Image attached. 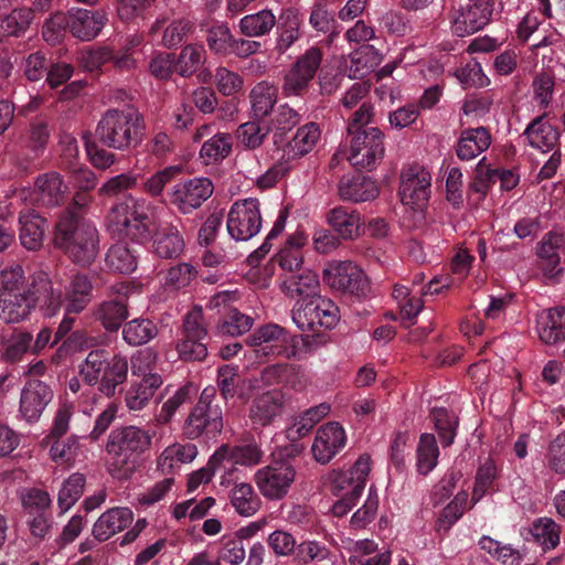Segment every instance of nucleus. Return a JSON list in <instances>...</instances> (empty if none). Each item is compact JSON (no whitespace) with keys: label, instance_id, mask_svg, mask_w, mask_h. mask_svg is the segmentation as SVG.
<instances>
[{"label":"nucleus","instance_id":"de8ad7c7","mask_svg":"<svg viewBox=\"0 0 565 565\" xmlns=\"http://www.w3.org/2000/svg\"><path fill=\"white\" fill-rule=\"evenodd\" d=\"M245 380L239 374L238 365L224 364L217 369L216 384L224 401L241 396Z\"/></svg>","mask_w":565,"mask_h":565},{"label":"nucleus","instance_id":"338daca9","mask_svg":"<svg viewBox=\"0 0 565 565\" xmlns=\"http://www.w3.org/2000/svg\"><path fill=\"white\" fill-rule=\"evenodd\" d=\"M198 275L195 267L189 263H179L167 271L166 285L174 289L188 287Z\"/></svg>","mask_w":565,"mask_h":565},{"label":"nucleus","instance_id":"bf43d9fd","mask_svg":"<svg viewBox=\"0 0 565 565\" xmlns=\"http://www.w3.org/2000/svg\"><path fill=\"white\" fill-rule=\"evenodd\" d=\"M439 449L433 434H423L417 446V471L426 476L437 465Z\"/></svg>","mask_w":565,"mask_h":565},{"label":"nucleus","instance_id":"0e129e2a","mask_svg":"<svg viewBox=\"0 0 565 565\" xmlns=\"http://www.w3.org/2000/svg\"><path fill=\"white\" fill-rule=\"evenodd\" d=\"M182 170L181 166H169L156 172L143 183L145 191L151 196L160 195L164 186L175 180Z\"/></svg>","mask_w":565,"mask_h":565},{"label":"nucleus","instance_id":"0eeeda50","mask_svg":"<svg viewBox=\"0 0 565 565\" xmlns=\"http://www.w3.org/2000/svg\"><path fill=\"white\" fill-rule=\"evenodd\" d=\"M224 427L223 409L216 401V388L205 387L182 425V435L189 440H216Z\"/></svg>","mask_w":565,"mask_h":565},{"label":"nucleus","instance_id":"6ab92c4d","mask_svg":"<svg viewBox=\"0 0 565 565\" xmlns=\"http://www.w3.org/2000/svg\"><path fill=\"white\" fill-rule=\"evenodd\" d=\"M430 173L417 166L403 172L398 190L403 204L423 211L430 198Z\"/></svg>","mask_w":565,"mask_h":565},{"label":"nucleus","instance_id":"79ce46f5","mask_svg":"<svg viewBox=\"0 0 565 565\" xmlns=\"http://www.w3.org/2000/svg\"><path fill=\"white\" fill-rule=\"evenodd\" d=\"M330 412V406L326 403H321L317 406L310 407L305 411L301 415L295 418L292 425L287 427L286 437L290 441H296L306 436L316 424L324 418Z\"/></svg>","mask_w":565,"mask_h":565},{"label":"nucleus","instance_id":"c756f323","mask_svg":"<svg viewBox=\"0 0 565 565\" xmlns=\"http://www.w3.org/2000/svg\"><path fill=\"white\" fill-rule=\"evenodd\" d=\"M338 192L342 200L352 202L371 201L379 195L376 183L361 173L343 175L339 181Z\"/></svg>","mask_w":565,"mask_h":565},{"label":"nucleus","instance_id":"49530a36","mask_svg":"<svg viewBox=\"0 0 565 565\" xmlns=\"http://www.w3.org/2000/svg\"><path fill=\"white\" fill-rule=\"evenodd\" d=\"M277 88L267 82H260L253 87L249 99L255 119L264 120L270 114L277 102Z\"/></svg>","mask_w":565,"mask_h":565},{"label":"nucleus","instance_id":"f704fd0d","mask_svg":"<svg viewBox=\"0 0 565 565\" xmlns=\"http://www.w3.org/2000/svg\"><path fill=\"white\" fill-rule=\"evenodd\" d=\"M521 535L527 542L537 543L543 551H551L559 544L561 526L553 519L542 516L521 530Z\"/></svg>","mask_w":565,"mask_h":565},{"label":"nucleus","instance_id":"aec40b11","mask_svg":"<svg viewBox=\"0 0 565 565\" xmlns=\"http://www.w3.org/2000/svg\"><path fill=\"white\" fill-rule=\"evenodd\" d=\"M347 445V434L338 422H328L316 433L311 452L321 465L330 462Z\"/></svg>","mask_w":565,"mask_h":565},{"label":"nucleus","instance_id":"5701e85b","mask_svg":"<svg viewBox=\"0 0 565 565\" xmlns=\"http://www.w3.org/2000/svg\"><path fill=\"white\" fill-rule=\"evenodd\" d=\"M370 462V456L362 455L349 470H333L330 472L329 480L333 494L340 495L344 491H358V494H362L371 470Z\"/></svg>","mask_w":565,"mask_h":565},{"label":"nucleus","instance_id":"6e6552de","mask_svg":"<svg viewBox=\"0 0 565 565\" xmlns=\"http://www.w3.org/2000/svg\"><path fill=\"white\" fill-rule=\"evenodd\" d=\"M307 342V339L302 335L291 334L276 323L259 327L246 339V343L255 348L257 358H265L266 360L277 356L288 360L294 359Z\"/></svg>","mask_w":565,"mask_h":565},{"label":"nucleus","instance_id":"680f3d73","mask_svg":"<svg viewBox=\"0 0 565 565\" xmlns=\"http://www.w3.org/2000/svg\"><path fill=\"white\" fill-rule=\"evenodd\" d=\"M86 479L82 473L71 475L58 492L57 503L62 512L70 510L82 497Z\"/></svg>","mask_w":565,"mask_h":565},{"label":"nucleus","instance_id":"b1692460","mask_svg":"<svg viewBox=\"0 0 565 565\" xmlns=\"http://www.w3.org/2000/svg\"><path fill=\"white\" fill-rule=\"evenodd\" d=\"M285 404V394L281 390L274 388L258 394L252 401L248 417L253 425L266 427L281 416Z\"/></svg>","mask_w":565,"mask_h":565},{"label":"nucleus","instance_id":"dca6fc26","mask_svg":"<svg viewBox=\"0 0 565 565\" xmlns=\"http://www.w3.org/2000/svg\"><path fill=\"white\" fill-rule=\"evenodd\" d=\"M206 337L201 309L188 312L183 320V337L177 344L180 359L186 362L203 361L207 355V347L203 342Z\"/></svg>","mask_w":565,"mask_h":565},{"label":"nucleus","instance_id":"412c9836","mask_svg":"<svg viewBox=\"0 0 565 565\" xmlns=\"http://www.w3.org/2000/svg\"><path fill=\"white\" fill-rule=\"evenodd\" d=\"M53 397L54 392L49 384L40 380H29L20 395L21 416L29 423L38 422Z\"/></svg>","mask_w":565,"mask_h":565},{"label":"nucleus","instance_id":"20e7f679","mask_svg":"<svg viewBox=\"0 0 565 565\" xmlns=\"http://www.w3.org/2000/svg\"><path fill=\"white\" fill-rule=\"evenodd\" d=\"M53 244L81 267H87L99 252V233L87 218H73L67 212L57 215L53 231Z\"/></svg>","mask_w":565,"mask_h":565},{"label":"nucleus","instance_id":"f8f14e48","mask_svg":"<svg viewBox=\"0 0 565 565\" xmlns=\"http://www.w3.org/2000/svg\"><path fill=\"white\" fill-rule=\"evenodd\" d=\"M259 201L254 198L234 202L227 213L226 227L235 241H248L262 228Z\"/></svg>","mask_w":565,"mask_h":565},{"label":"nucleus","instance_id":"a878e982","mask_svg":"<svg viewBox=\"0 0 565 565\" xmlns=\"http://www.w3.org/2000/svg\"><path fill=\"white\" fill-rule=\"evenodd\" d=\"M68 30L81 41H92L103 30L107 17L102 10L76 9L68 11Z\"/></svg>","mask_w":565,"mask_h":565},{"label":"nucleus","instance_id":"bb28decb","mask_svg":"<svg viewBox=\"0 0 565 565\" xmlns=\"http://www.w3.org/2000/svg\"><path fill=\"white\" fill-rule=\"evenodd\" d=\"M536 331L546 345L565 341V307L543 310L536 316Z\"/></svg>","mask_w":565,"mask_h":565},{"label":"nucleus","instance_id":"c03bdc74","mask_svg":"<svg viewBox=\"0 0 565 565\" xmlns=\"http://www.w3.org/2000/svg\"><path fill=\"white\" fill-rule=\"evenodd\" d=\"M206 61V52L201 44H186L175 55L177 73L182 77H191L199 72Z\"/></svg>","mask_w":565,"mask_h":565},{"label":"nucleus","instance_id":"3c124183","mask_svg":"<svg viewBox=\"0 0 565 565\" xmlns=\"http://www.w3.org/2000/svg\"><path fill=\"white\" fill-rule=\"evenodd\" d=\"M430 418L443 447L452 445L459 424L457 416L444 407H435L430 412Z\"/></svg>","mask_w":565,"mask_h":565},{"label":"nucleus","instance_id":"e2e57ef3","mask_svg":"<svg viewBox=\"0 0 565 565\" xmlns=\"http://www.w3.org/2000/svg\"><path fill=\"white\" fill-rule=\"evenodd\" d=\"M254 320L252 317L238 311L235 308L230 309L223 319L218 322V332L223 335L238 337L250 330Z\"/></svg>","mask_w":565,"mask_h":565},{"label":"nucleus","instance_id":"774afa93","mask_svg":"<svg viewBox=\"0 0 565 565\" xmlns=\"http://www.w3.org/2000/svg\"><path fill=\"white\" fill-rule=\"evenodd\" d=\"M546 461L547 467L555 473L565 475V431L551 441Z\"/></svg>","mask_w":565,"mask_h":565},{"label":"nucleus","instance_id":"9b49d317","mask_svg":"<svg viewBox=\"0 0 565 565\" xmlns=\"http://www.w3.org/2000/svg\"><path fill=\"white\" fill-rule=\"evenodd\" d=\"M322 61L319 47H310L291 65L284 77L281 93L285 97L303 96L315 78Z\"/></svg>","mask_w":565,"mask_h":565},{"label":"nucleus","instance_id":"5fc2aeb1","mask_svg":"<svg viewBox=\"0 0 565 565\" xmlns=\"http://www.w3.org/2000/svg\"><path fill=\"white\" fill-rule=\"evenodd\" d=\"M270 127L262 119L241 124L236 130L238 142L246 149L259 148L268 136Z\"/></svg>","mask_w":565,"mask_h":565},{"label":"nucleus","instance_id":"a19ab883","mask_svg":"<svg viewBox=\"0 0 565 565\" xmlns=\"http://www.w3.org/2000/svg\"><path fill=\"white\" fill-rule=\"evenodd\" d=\"M159 333V328L149 318H135L122 327V339L131 347H139L149 343Z\"/></svg>","mask_w":565,"mask_h":565},{"label":"nucleus","instance_id":"c85d7f7f","mask_svg":"<svg viewBox=\"0 0 565 565\" xmlns=\"http://www.w3.org/2000/svg\"><path fill=\"white\" fill-rule=\"evenodd\" d=\"M132 521L134 513L129 508H111L97 519L92 534L98 542H105L116 533L128 527Z\"/></svg>","mask_w":565,"mask_h":565},{"label":"nucleus","instance_id":"4d7b16f0","mask_svg":"<svg viewBox=\"0 0 565 565\" xmlns=\"http://www.w3.org/2000/svg\"><path fill=\"white\" fill-rule=\"evenodd\" d=\"M206 43L213 53L226 55L232 53L233 45H235V38L227 23L215 22L206 30Z\"/></svg>","mask_w":565,"mask_h":565},{"label":"nucleus","instance_id":"ddd939ff","mask_svg":"<svg viewBox=\"0 0 565 565\" xmlns=\"http://www.w3.org/2000/svg\"><path fill=\"white\" fill-rule=\"evenodd\" d=\"M214 185L209 178H186L179 180L169 191L170 203L182 214L192 213L211 198Z\"/></svg>","mask_w":565,"mask_h":565},{"label":"nucleus","instance_id":"a211bd4d","mask_svg":"<svg viewBox=\"0 0 565 565\" xmlns=\"http://www.w3.org/2000/svg\"><path fill=\"white\" fill-rule=\"evenodd\" d=\"M129 286L126 284L116 285L111 288L113 298L98 303L94 310L95 320L106 331L116 332L129 317L128 294Z\"/></svg>","mask_w":565,"mask_h":565},{"label":"nucleus","instance_id":"cd10ccee","mask_svg":"<svg viewBox=\"0 0 565 565\" xmlns=\"http://www.w3.org/2000/svg\"><path fill=\"white\" fill-rule=\"evenodd\" d=\"M21 245L28 250H38L43 246L49 222L34 210H25L19 215Z\"/></svg>","mask_w":565,"mask_h":565},{"label":"nucleus","instance_id":"f03ea898","mask_svg":"<svg viewBox=\"0 0 565 565\" xmlns=\"http://www.w3.org/2000/svg\"><path fill=\"white\" fill-rule=\"evenodd\" d=\"M63 302L62 291L54 289L49 274L40 270L32 275L31 282L22 292L0 294V319L7 323L20 322L34 308L44 317H53L60 311Z\"/></svg>","mask_w":565,"mask_h":565},{"label":"nucleus","instance_id":"4be33fe9","mask_svg":"<svg viewBox=\"0 0 565 565\" xmlns=\"http://www.w3.org/2000/svg\"><path fill=\"white\" fill-rule=\"evenodd\" d=\"M68 185L56 171L39 174L34 180L33 195L35 201L44 207L64 205L68 200Z\"/></svg>","mask_w":565,"mask_h":565},{"label":"nucleus","instance_id":"ea45409f","mask_svg":"<svg viewBox=\"0 0 565 565\" xmlns=\"http://www.w3.org/2000/svg\"><path fill=\"white\" fill-rule=\"evenodd\" d=\"M321 131L316 122H308L298 128L294 138L286 145L285 154L296 159L309 153L320 139Z\"/></svg>","mask_w":565,"mask_h":565},{"label":"nucleus","instance_id":"393cba45","mask_svg":"<svg viewBox=\"0 0 565 565\" xmlns=\"http://www.w3.org/2000/svg\"><path fill=\"white\" fill-rule=\"evenodd\" d=\"M264 456L257 441L253 436L244 437L239 444L231 447L222 445L213 455L212 461H221L222 463L227 460L235 465L241 466H255L258 465Z\"/></svg>","mask_w":565,"mask_h":565},{"label":"nucleus","instance_id":"052dcab7","mask_svg":"<svg viewBox=\"0 0 565 565\" xmlns=\"http://www.w3.org/2000/svg\"><path fill=\"white\" fill-rule=\"evenodd\" d=\"M232 137L228 134H216L204 141L200 156L206 163H214L225 159L232 151Z\"/></svg>","mask_w":565,"mask_h":565},{"label":"nucleus","instance_id":"7c9ffc66","mask_svg":"<svg viewBox=\"0 0 565 565\" xmlns=\"http://www.w3.org/2000/svg\"><path fill=\"white\" fill-rule=\"evenodd\" d=\"M327 220L333 232L343 239H355L364 228V222L356 210L337 206L328 212Z\"/></svg>","mask_w":565,"mask_h":565},{"label":"nucleus","instance_id":"423d86ee","mask_svg":"<svg viewBox=\"0 0 565 565\" xmlns=\"http://www.w3.org/2000/svg\"><path fill=\"white\" fill-rule=\"evenodd\" d=\"M79 375L87 385H98L100 393L111 397L117 387L127 381L128 360L120 353L113 354L105 349H96L79 365Z\"/></svg>","mask_w":565,"mask_h":565},{"label":"nucleus","instance_id":"f3484780","mask_svg":"<svg viewBox=\"0 0 565 565\" xmlns=\"http://www.w3.org/2000/svg\"><path fill=\"white\" fill-rule=\"evenodd\" d=\"M195 31V23L189 18H157L149 29L151 41L164 49H177L185 43Z\"/></svg>","mask_w":565,"mask_h":565},{"label":"nucleus","instance_id":"1a4fd4ad","mask_svg":"<svg viewBox=\"0 0 565 565\" xmlns=\"http://www.w3.org/2000/svg\"><path fill=\"white\" fill-rule=\"evenodd\" d=\"M291 318L300 330L319 334L337 326L340 311L331 299L316 295L299 299L291 310Z\"/></svg>","mask_w":565,"mask_h":565},{"label":"nucleus","instance_id":"6e6d98bb","mask_svg":"<svg viewBox=\"0 0 565 565\" xmlns=\"http://www.w3.org/2000/svg\"><path fill=\"white\" fill-rule=\"evenodd\" d=\"M195 395V388L190 385H183L179 387L172 396H170L161 406L159 414L157 415V422L159 425L169 424L175 413L184 405L192 403L193 396Z\"/></svg>","mask_w":565,"mask_h":565},{"label":"nucleus","instance_id":"58836bf2","mask_svg":"<svg viewBox=\"0 0 565 565\" xmlns=\"http://www.w3.org/2000/svg\"><path fill=\"white\" fill-rule=\"evenodd\" d=\"M111 245L107 250L105 264L110 271L128 275L134 273L138 266L137 250L129 248L122 241Z\"/></svg>","mask_w":565,"mask_h":565},{"label":"nucleus","instance_id":"37998d69","mask_svg":"<svg viewBox=\"0 0 565 565\" xmlns=\"http://www.w3.org/2000/svg\"><path fill=\"white\" fill-rule=\"evenodd\" d=\"M306 239L302 233H296L289 236L285 246L276 255V260L285 274L301 269L303 263L301 248L306 244Z\"/></svg>","mask_w":565,"mask_h":565},{"label":"nucleus","instance_id":"864d4df0","mask_svg":"<svg viewBox=\"0 0 565 565\" xmlns=\"http://www.w3.org/2000/svg\"><path fill=\"white\" fill-rule=\"evenodd\" d=\"M301 115L287 104L280 105L276 110H274V116L268 126L270 127V130L274 131L275 145L281 142L284 136L294 127L299 125Z\"/></svg>","mask_w":565,"mask_h":565},{"label":"nucleus","instance_id":"4468645a","mask_svg":"<svg viewBox=\"0 0 565 565\" xmlns=\"http://www.w3.org/2000/svg\"><path fill=\"white\" fill-rule=\"evenodd\" d=\"M296 471L288 460H277L255 473L260 493L270 500L282 499L295 480Z\"/></svg>","mask_w":565,"mask_h":565},{"label":"nucleus","instance_id":"8fccbe9b","mask_svg":"<svg viewBox=\"0 0 565 565\" xmlns=\"http://www.w3.org/2000/svg\"><path fill=\"white\" fill-rule=\"evenodd\" d=\"M231 503L244 516L254 515L260 508V499L249 483H238L232 490Z\"/></svg>","mask_w":565,"mask_h":565},{"label":"nucleus","instance_id":"7ed1b4c3","mask_svg":"<svg viewBox=\"0 0 565 565\" xmlns=\"http://www.w3.org/2000/svg\"><path fill=\"white\" fill-rule=\"evenodd\" d=\"M152 437L149 430L135 425L114 428L105 448L111 456V476L128 479L150 452Z\"/></svg>","mask_w":565,"mask_h":565},{"label":"nucleus","instance_id":"2f4dec72","mask_svg":"<svg viewBox=\"0 0 565 565\" xmlns=\"http://www.w3.org/2000/svg\"><path fill=\"white\" fill-rule=\"evenodd\" d=\"M491 142V134L486 127L466 128L458 138L456 154L461 161H470L486 151Z\"/></svg>","mask_w":565,"mask_h":565},{"label":"nucleus","instance_id":"e433bc0d","mask_svg":"<svg viewBox=\"0 0 565 565\" xmlns=\"http://www.w3.org/2000/svg\"><path fill=\"white\" fill-rule=\"evenodd\" d=\"M51 137L49 124L44 118L36 117L31 120L22 147L28 162L39 159L45 151Z\"/></svg>","mask_w":565,"mask_h":565},{"label":"nucleus","instance_id":"f257e3e1","mask_svg":"<svg viewBox=\"0 0 565 565\" xmlns=\"http://www.w3.org/2000/svg\"><path fill=\"white\" fill-rule=\"evenodd\" d=\"M106 226L113 238H128L139 245L152 241V252L162 259L179 258L185 248L179 218L175 222L159 221L151 228L149 215L131 196L110 207Z\"/></svg>","mask_w":565,"mask_h":565},{"label":"nucleus","instance_id":"c9c22d12","mask_svg":"<svg viewBox=\"0 0 565 565\" xmlns=\"http://www.w3.org/2000/svg\"><path fill=\"white\" fill-rule=\"evenodd\" d=\"M302 18L294 8L282 10L277 25L276 51L279 54L286 53L301 36L300 26Z\"/></svg>","mask_w":565,"mask_h":565},{"label":"nucleus","instance_id":"473e14b6","mask_svg":"<svg viewBox=\"0 0 565 565\" xmlns=\"http://www.w3.org/2000/svg\"><path fill=\"white\" fill-rule=\"evenodd\" d=\"M523 137L527 143L542 152L554 149L559 139V131L547 120V115L543 114L535 117L525 128Z\"/></svg>","mask_w":565,"mask_h":565},{"label":"nucleus","instance_id":"39448f33","mask_svg":"<svg viewBox=\"0 0 565 565\" xmlns=\"http://www.w3.org/2000/svg\"><path fill=\"white\" fill-rule=\"evenodd\" d=\"M143 116L134 108L108 109L95 130L97 141L110 149L126 151L141 145L145 136Z\"/></svg>","mask_w":565,"mask_h":565},{"label":"nucleus","instance_id":"72a5a7b5","mask_svg":"<svg viewBox=\"0 0 565 565\" xmlns=\"http://www.w3.org/2000/svg\"><path fill=\"white\" fill-rule=\"evenodd\" d=\"M281 289L291 298H311L319 295L320 284L316 273L309 269H300L281 277Z\"/></svg>","mask_w":565,"mask_h":565},{"label":"nucleus","instance_id":"69168bd1","mask_svg":"<svg viewBox=\"0 0 565 565\" xmlns=\"http://www.w3.org/2000/svg\"><path fill=\"white\" fill-rule=\"evenodd\" d=\"M68 15L62 12L51 14L42 26V36L50 44H56L64 38L68 29Z\"/></svg>","mask_w":565,"mask_h":565},{"label":"nucleus","instance_id":"2eb2a0df","mask_svg":"<svg viewBox=\"0 0 565 565\" xmlns=\"http://www.w3.org/2000/svg\"><path fill=\"white\" fill-rule=\"evenodd\" d=\"M324 280L333 290L358 299L366 297L370 290L366 275L352 262L339 263L326 269Z\"/></svg>","mask_w":565,"mask_h":565},{"label":"nucleus","instance_id":"9d476101","mask_svg":"<svg viewBox=\"0 0 565 565\" xmlns=\"http://www.w3.org/2000/svg\"><path fill=\"white\" fill-rule=\"evenodd\" d=\"M349 135L351 136V151L348 158L350 163L362 169H374L385 153L383 132L376 127H371Z\"/></svg>","mask_w":565,"mask_h":565},{"label":"nucleus","instance_id":"4c0bfd02","mask_svg":"<svg viewBox=\"0 0 565 565\" xmlns=\"http://www.w3.org/2000/svg\"><path fill=\"white\" fill-rule=\"evenodd\" d=\"M33 337L26 331L0 333V360L6 363L20 362L31 351Z\"/></svg>","mask_w":565,"mask_h":565},{"label":"nucleus","instance_id":"13d9d810","mask_svg":"<svg viewBox=\"0 0 565 565\" xmlns=\"http://www.w3.org/2000/svg\"><path fill=\"white\" fill-rule=\"evenodd\" d=\"M381 62L379 52L372 45H363L351 57L350 76L362 78Z\"/></svg>","mask_w":565,"mask_h":565},{"label":"nucleus","instance_id":"a18cd8bd","mask_svg":"<svg viewBox=\"0 0 565 565\" xmlns=\"http://www.w3.org/2000/svg\"><path fill=\"white\" fill-rule=\"evenodd\" d=\"M93 285L83 274L75 275L66 288V306L70 312L79 313L92 299Z\"/></svg>","mask_w":565,"mask_h":565},{"label":"nucleus","instance_id":"09e8293b","mask_svg":"<svg viewBox=\"0 0 565 565\" xmlns=\"http://www.w3.org/2000/svg\"><path fill=\"white\" fill-rule=\"evenodd\" d=\"M276 22L274 13L265 9L243 17L239 21V30L243 35L248 38L263 36L273 30Z\"/></svg>","mask_w":565,"mask_h":565},{"label":"nucleus","instance_id":"603ef678","mask_svg":"<svg viewBox=\"0 0 565 565\" xmlns=\"http://www.w3.org/2000/svg\"><path fill=\"white\" fill-rule=\"evenodd\" d=\"M33 20L30 8H17L1 18L0 31L6 36L20 38L25 34Z\"/></svg>","mask_w":565,"mask_h":565}]
</instances>
